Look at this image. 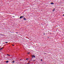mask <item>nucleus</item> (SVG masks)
<instances>
[{
	"instance_id": "nucleus-13",
	"label": "nucleus",
	"mask_w": 64,
	"mask_h": 64,
	"mask_svg": "<svg viewBox=\"0 0 64 64\" xmlns=\"http://www.w3.org/2000/svg\"><path fill=\"white\" fill-rule=\"evenodd\" d=\"M35 61V60H34L33 61V62H34V61Z\"/></svg>"
},
{
	"instance_id": "nucleus-8",
	"label": "nucleus",
	"mask_w": 64,
	"mask_h": 64,
	"mask_svg": "<svg viewBox=\"0 0 64 64\" xmlns=\"http://www.w3.org/2000/svg\"><path fill=\"white\" fill-rule=\"evenodd\" d=\"M3 48H1L0 49V50H2V49H3Z\"/></svg>"
},
{
	"instance_id": "nucleus-5",
	"label": "nucleus",
	"mask_w": 64,
	"mask_h": 64,
	"mask_svg": "<svg viewBox=\"0 0 64 64\" xmlns=\"http://www.w3.org/2000/svg\"><path fill=\"white\" fill-rule=\"evenodd\" d=\"M7 56H10V55L8 54H7Z\"/></svg>"
},
{
	"instance_id": "nucleus-9",
	"label": "nucleus",
	"mask_w": 64,
	"mask_h": 64,
	"mask_svg": "<svg viewBox=\"0 0 64 64\" xmlns=\"http://www.w3.org/2000/svg\"><path fill=\"white\" fill-rule=\"evenodd\" d=\"M33 57L34 58H35V56H33Z\"/></svg>"
},
{
	"instance_id": "nucleus-3",
	"label": "nucleus",
	"mask_w": 64,
	"mask_h": 64,
	"mask_svg": "<svg viewBox=\"0 0 64 64\" xmlns=\"http://www.w3.org/2000/svg\"><path fill=\"white\" fill-rule=\"evenodd\" d=\"M50 4H54V3L53 2H52L50 3Z\"/></svg>"
},
{
	"instance_id": "nucleus-4",
	"label": "nucleus",
	"mask_w": 64,
	"mask_h": 64,
	"mask_svg": "<svg viewBox=\"0 0 64 64\" xmlns=\"http://www.w3.org/2000/svg\"><path fill=\"white\" fill-rule=\"evenodd\" d=\"M8 62L9 61H8V60H7L6 61V63H8Z\"/></svg>"
},
{
	"instance_id": "nucleus-10",
	"label": "nucleus",
	"mask_w": 64,
	"mask_h": 64,
	"mask_svg": "<svg viewBox=\"0 0 64 64\" xmlns=\"http://www.w3.org/2000/svg\"><path fill=\"white\" fill-rule=\"evenodd\" d=\"M8 43V42H5V43H6V44H7V43Z\"/></svg>"
},
{
	"instance_id": "nucleus-14",
	"label": "nucleus",
	"mask_w": 64,
	"mask_h": 64,
	"mask_svg": "<svg viewBox=\"0 0 64 64\" xmlns=\"http://www.w3.org/2000/svg\"><path fill=\"white\" fill-rule=\"evenodd\" d=\"M12 46H14V44H13V45H12Z\"/></svg>"
},
{
	"instance_id": "nucleus-7",
	"label": "nucleus",
	"mask_w": 64,
	"mask_h": 64,
	"mask_svg": "<svg viewBox=\"0 0 64 64\" xmlns=\"http://www.w3.org/2000/svg\"><path fill=\"white\" fill-rule=\"evenodd\" d=\"M55 8H54V10H53L52 11L53 12L54 11H55Z\"/></svg>"
},
{
	"instance_id": "nucleus-16",
	"label": "nucleus",
	"mask_w": 64,
	"mask_h": 64,
	"mask_svg": "<svg viewBox=\"0 0 64 64\" xmlns=\"http://www.w3.org/2000/svg\"><path fill=\"white\" fill-rule=\"evenodd\" d=\"M29 62H30V60H29Z\"/></svg>"
},
{
	"instance_id": "nucleus-12",
	"label": "nucleus",
	"mask_w": 64,
	"mask_h": 64,
	"mask_svg": "<svg viewBox=\"0 0 64 64\" xmlns=\"http://www.w3.org/2000/svg\"><path fill=\"white\" fill-rule=\"evenodd\" d=\"M30 52H29L28 53V54H30Z\"/></svg>"
},
{
	"instance_id": "nucleus-19",
	"label": "nucleus",
	"mask_w": 64,
	"mask_h": 64,
	"mask_svg": "<svg viewBox=\"0 0 64 64\" xmlns=\"http://www.w3.org/2000/svg\"><path fill=\"white\" fill-rule=\"evenodd\" d=\"M18 32H16V33H18Z\"/></svg>"
},
{
	"instance_id": "nucleus-21",
	"label": "nucleus",
	"mask_w": 64,
	"mask_h": 64,
	"mask_svg": "<svg viewBox=\"0 0 64 64\" xmlns=\"http://www.w3.org/2000/svg\"><path fill=\"white\" fill-rule=\"evenodd\" d=\"M29 64V63H28V64Z\"/></svg>"
},
{
	"instance_id": "nucleus-18",
	"label": "nucleus",
	"mask_w": 64,
	"mask_h": 64,
	"mask_svg": "<svg viewBox=\"0 0 64 64\" xmlns=\"http://www.w3.org/2000/svg\"><path fill=\"white\" fill-rule=\"evenodd\" d=\"M41 61H42V60L41 59Z\"/></svg>"
},
{
	"instance_id": "nucleus-6",
	"label": "nucleus",
	"mask_w": 64,
	"mask_h": 64,
	"mask_svg": "<svg viewBox=\"0 0 64 64\" xmlns=\"http://www.w3.org/2000/svg\"><path fill=\"white\" fill-rule=\"evenodd\" d=\"M24 20H26V18H24Z\"/></svg>"
},
{
	"instance_id": "nucleus-17",
	"label": "nucleus",
	"mask_w": 64,
	"mask_h": 64,
	"mask_svg": "<svg viewBox=\"0 0 64 64\" xmlns=\"http://www.w3.org/2000/svg\"><path fill=\"white\" fill-rule=\"evenodd\" d=\"M28 58H26V60H28Z\"/></svg>"
},
{
	"instance_id": "nucleus-2",
	"label": "nucleus",
	"mask_w": 64,
	"mask_h": 64,
	"mask_svg": "<svg viewBox=\"0 0 64 64\" xmlns=\"http://www.w3.org/2000/svg\"><path fill=\"white\" fill-rule=\"evenodd\" d=\"M0 35H2V36H4V34H0Z\"/></svg>"
},
{
	"instance_id": "nucleus-20",
	"label": "nucleus",
	"mask_w": 64,
	"mask_h": 64,
	"mask_svg": "<svg viewBox=\"0 0 64 64\" xmlns=\"http://www.w3.org/2000/svg\"><path fill=\"white\" fill-rule=\"evenodd\" d=\"M63 16H64V14H63Z\"/></svg>"
},
{
	"instance_id": "nucleus-11",
	"label": "nucleus",
	"mask_w": 64,
	"mask_h": 64,
	"mask_svg": "<svg viewBox=\"0 0 64 64\" xmlns=\"http://www.w3.org/2000/svg\"><path fill=\"white\" fill-rule=\"evenodd\" d=\"M12 63H14V61H12Z\"/></svg>"
},
{
	"instance_id": "nucleus-15",
	"label": "nucleus",
	"mask_w": 64,
	"mask_h": 64,
	"mask_svg": "<svg viewBox=\"0 0 64 64\" xmlns=\"http://www.w3.org/2000/svg\"><path fill=\"white\" fill-rule=\"evenodd\" d=\"M44 35H45V33H44Z\"/></svg>"
},
{
	"instance_id": "nucleus-1",
	"label": "nucleus",
	"mask_w": 64,
	"mask_h": 64,
	"mask_svg": "<svg viewBox=\"0 0 64 64\" xmlns=\"http://www.w3.org/2000/svg\"><path fill=\"white\" fill-rule=\"evenodd\" d=\"M23 16H20V19H21V18H23Z\"/></svg>"
}]
</instances>
